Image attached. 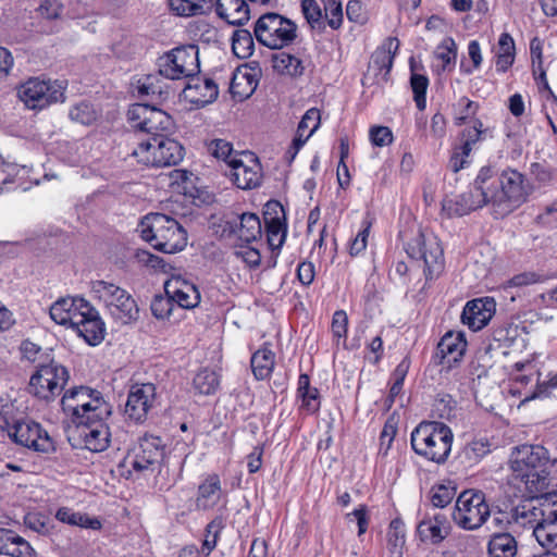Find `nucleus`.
<instances>
[{
    "mask_svg": "<svg viewBox=\"0 0 557 557\" xmlns=\"http://www.w3.org/2000/svg\"><path fill=\"white\" fill-rule=\"evenodd\" d=\"M455 406L456 401L449 394H437L433 404V411L442 419H449Z\"/></svg>",
    "mask_w": 557,
    "mask_h": 557,
    "instance_id": "obj_59",
    "label": "nucleus"
},
{
    "mask_svg": "<svg viewBox=\"0 0 557 557\" xmlns=\"http://www.w3.org/2000/svg\"><path fill=\"white\" fill-rule=\"evenodd\" d=\"M399 40L396 37H387L383 44L375 49L371 55L368 74L362 79L366 85L373 75L376 84H385L389 81L394 59L399 50Z\"/></svg>",
    "mask_w": 557,
    "mask_h": 557,
    "instance_id": "obj_21",
    "label": "nucleus"
},
{
    "mask_svg": "<svg viewBox=\"0 0 557 557\" xmlns=\"http://www.w3.org/2000/svg\"><path fill=\"white\" fill-rule=\"evenodd\" d=\"M462 146L456 144L453 148L451 156L449 158V168L453 172L457 173L460 170L468 168L471 163L470 154L471 151H463Z\"/></svg>",
    "mask_w": 557,
    "mask_h": 557,
    "instance_id": "obj_58",
    "label": "nucleus"
},
{
    "mask_svg": "<svg viewBox=\"0 0 557 557\" xmlns=\"http://www.w3.org/2000/svg\"><path fill=\"white\" fill-rule=\"evenodd\" d=\"M434 58L437 61L432 65V71L436 75L454 71L457 61V44L451 37H445L434 51Z\"/></svg>",
    "mask_w": 557,
    "mask_h": 557,
    "instance_id": "obj_34",
    "label": "nucleus"
},
{
    "mask_svg": "<svg viewBox=\"0 0 557 557\" xmlns=\"http://www.w3.org/2000/svg\"><path fill=\"white\" fill-rule=\"evenodd\" d=\"M493 137V129L484 127L483 122L480 119H474L470 126L465 127L460 132L458 144L462 146V149H465L463 151L472 152L476 144Z\"/></svg>",
    "mask_w": 557,
    "mask_h": 557,
    "instance_id": "obj_35",
    "label": "nucleus"
},
{
    "mask_svg": "<svg viewBox=\"0 0 557 557\" xmlns=\"http://www.w3.org/2000/svg\"><path fill=\"white\" fill-rule=\"evenodd\" d=\"M332 334L339 342L346 338L348 330V317L344 310H336L332 318Z\"/></svg>",
    "mask_w": 557,
    "mask_h": 557,
    "instance_id": "obj_63",
    "label": "nucleus"
},
{
    "mask_svg": "<svg viewBox=\"0 0 557 557\" xmlns=\"http://www.w3.org/2000/svg\"><path fill=\"white\" fill-rule=\"evenodd\" d=\"M253 38L249 30L237 29L233 34L232 50L240 59L249 58L253 52Z\"/></svg>",
    "mask_w": 557,
    "mask_h": 557,
    "instance_id": "obj_48",
    "label": "nucleus"
},
{
    "mask_svg": "<svg viewBox=\"0 0 557 557\" xmlns=\"http://www.w3.org/2000/svg\"><path fill=\"white\" fill-rule=\"evenodd\" d=\"M171 10L178 16L208 14L213 10V0H169Z\"/></svg>",
    "mask_w": 557,
    "mask_h": 557,
    "instance_id": "obj_40",
    "label": "nucleus"
},
{
    "mask_svg": "<svg viewBox=\"0 0 557 557\" xmlns=\"http://www.w3.org/2000/svg\"><path fill=\"white\" fill-rule=\"evenodd\" d=\"M132 127L148 137L164 134L174 128V121L165 111L148 103L132 104L127 111Z\"/></svg>",
    "mask_w": 557,
    "mask_h": 557,
    "instance_id": "obj_15",
    "label": "nucleus"
},
{
    "mask_svg": "<svg viewBox=\"0 0 557 557\" xmlns=\"http://www.w3.org/2000/svg\"><path fill=\"white\" fill-rule=\"evenodd\" d=\"M0 554L10 557H34L35 550L13 530L0 528Z\"/></svg>",
    "mask_w": 557,
    "mask_h": 557,
    "instance_id": "obj_32",
    "label": "nucleus"
},
{
    "mask_svg": "<svg viewBox=\"0 0 557 557\" xmlns=\"http://www.w3.org/2000/svg\"><path fill=\"white\" fill-rule=\"evenodd\" d=\"M454 434L443 422L423 421L411 432L413 451L429 461L444 463L451 450Z\"/></svg>",
    "mask_w": 557,
    "mask_h": 557,
    "instance_id": "obj_4",
    "label": "nucleus"
},
{
    "mask_svg": "<svg viewBox=\"0 0 557 557\" xmlns=\"http://www.w3.org/2000/svg\"><path fill=\"white\" fill-rule=\"evenodd\" d=\"M484 184L479 183V174L469 189L453 199L443 202V210L448 216H463L472 211L491 206Z\"/></svg>",
    "mask_w": 557,
    "mask_h": 557,
    "instance_id": "obj_20",
    "label": "nucleus"
},
{
    "mask_svg": "<svg viewBox=\"0 0 557 557\" xmlns=\"http://www.w3.org/2000/svg\"><path fill=\"white\" fill-rule=\"evenodd\" d=\"M479 109V102L473 101L466 96L460 97L458 101L453 106L454 124L461 126L466 124L467 121L474 120L473 117L478 113Z\"/></svg>",
    "mask_w": 557,
    "mask_h": 557,
    "instance_id": "obj_45",
    "label": "nucleus"
},
{
    "mask_svg": "<svg viewBox=\"0 0 557 557\" xmlns=\"http://www.w3.org/2000/svg\"><path fill=\"white\" fill-rule=\"evenodd\" d=\"M417 532L422 542H430L432 544H440L449 535L429 519H423L418 524Z\"/></svg>",
    "mask_w": 557,
    "mask_h": 557,
    "instance_id": "obj_51",
    "label": "nucleus"
},
{
    "mask_svg": "<svg viewBox=\"0 0 557 557\" xmlns=\"http://www.w3.org/2000/svg\"><path fill=\"white\" fill-rule=\"evenodd\" d=\"M159 74L168 79L189 78L199 74V50L195 45L182 46L159 57Z\"/></svg>",
    "mask_w": 557,
    "mask_h": 557,
    "instance_id": "obj_11",
    "label": "nucleus"
},
{
    "mask_svg": "<svg viewBox=\"0 0 557 557\" xmlns=\"http://www.w3.org/2000/svg\"><path fill=\"white\" fill-rule=\"evenodd\" d=\"M213 10L232 25H243L249 20L248 4L244 0H213Z\"/></svg>",
    "mask_w": 557,
    "mask_h": 557,
    "instance_id": "obj_33",
    "label": "nucleus"
},
{
    "mask_svg": "<svg viewBox=\"0 0 557 557\" xmlns=\"http://www.w3.org/2000/svg\"><path fill=\"white\" fill-rule=\"evenodd\" d=\"M493 298H476L468 301L461 313V321L472 331L483 329L495 313Z\"/></svg>",
    "mask_w": 557,
    "mask_h": 557,
    "instance_id": "obj_26",
    "label": "nucleus"
},
{
    "mask_svg": "<svg viewBox=\"0 0 557 557\" xmlns=\"http://www.w3.org/2000/svg\"><path fill=\"white\" fill-rule=\"evenodd\" d=\"M55 518L63 522L67 523L70 525H76L84 529H90V530H99L101 529V522L97 518H90L86 513H82L78 511H74L71 508L62 507L59 508Z\"/></svg>",
    "mask_w": 557,
    "mask_h": 557,
    "instance_id": "obj_41",
    "label": "nucleus"
},
{
    "mask_svg": "<svg viewBox=\"0 0 557 557\" xmlns=\"http://www.w3.org/2000/svg\"><path fill=\"white\" fill-rule=\"evenodd\" d=\"M228 176L240 189H252L259 186L261 174L257 163L249 166L240 158H233L228 161Z\"/></svg>",
    "mask_w": 557,
    "mask_h": 557,
    "instance_id": "obj_30",
    "label": "nucleus"
},
{
    "mask_svg": "<svg viewBox=\"0 0 557 557\" xmlns=\"http://www.w3.org/2000/svg\"><path fill=\"white\" fill-rule=\"evenodd\" d=\"M193 384L199 394L212 395L216 392L220 385V380L216 372L209 369H202L195 375Z\"/></svg>",
    "mask_w": 557,
    "mask_h": 557,
    "instance_id": "obj_47",
    "label": "nucleus"
},
{
    "mask_svg": "<svg viewBox=\"0 0 557 557\" xmlns=\"http://www.w3.org/2000/svg\"><path fill=\"white\" fill-rule=\"evenodd\" d=\"M165 294L183 309H193L200 302L197 286L181 276H173L164 283Z\"/></svg>",
    "mask_w": 557,
    "mask_h": 557,
    "instance_id": "obj_27",
    "label": "nucleus"
},
{
    "mask_svg": "<svg viewBox=\"0 0 557 557\" xmlns=\"http://www.w3.org/2000/svg\"><path fill=\"white\" fill-rule=\"evenodd\" d=\"M157 405V387L152 383H135L129 387L124 417L135 424L144 423L149 411Z\"/></svg>",
    "mask_w": 557,
    "mask_h": 557,
    "instance_id": "obj_18",
    "label": "nucleus"
},
{
    "mask_svg": "<svg viewBox=\"0 0 557 557\" xmlns=\"http://www.w3.org/2000/svg\"><path fill=\"white\" fill-rule=\"evenodd\" d=\"M84 315L85 317L79 320L75 331L88 345L97 346L104 339L106 324L99 311L92 306L88 308Z\"/></svg>",
    "mask_w": 557,
    "mask_h": 557,
    "instance_id": "obj_29",
    "label": "nucleus"
},
{
    "mask_svg": "<svg viewBox=\"0 0 557 557\" xmlns=\"http://www.w3.org/2000/svg\"><path fill=\"white\" fill-rule=\"evenodd\" d=\"M138 232L152 248L164 253L182 251L187 245L186 230L174 218L163 213L151 212L145 215Z\"/></svg>",
    "mask_w": 557,
    "mask_h": 557,
    "instance_id": "obj_3",
    "label": "nucleus"
},
{
    "mask_svg": "<svg viewBox=\"0 0 557 557\" xmlns=\"http://www.w3.org/2000/svg\"><path fill=\"white\" fill-rule=\"evenodd\" d=\"M272 66L278 74L292 77L301 76L305 72L302 61L296 54L285 51L272 55Z\"/></svg>",
    "mask_w": 557,
    "mask_h": 557,
    "instance_id": "obj_39",
    "label": "nucleus"
},
{
    "mask_svg": "<svg viewBox=\"0 0 557 557\" xmlns=\"http://www.w3.org/2000/svg\"><path fill=\"white\" fill-rule=\"evenodd\" d=\"M165 445L160 436L145 435L127 455L124 462L137 473L153 472L164 459Z\"/></svg>",
    "mask_w": 557,
    "mask_h": 557,
    "instance_id": "obj_17",
    "label": "nucleus"
},
{
    "mask_svg": "<svg viewBox=\"0 0 557 557\" xmlns=\"http://www.w3.org/2000/svg\"><path fill=\"white\" fill-rule=\"evenodd\" d=\"M320 110L317 108H310L302 115L296 133L305 134V136H308L310 138L320 127Z\"/></svg>",
    "mask_w": 557,
    "mask_h": 557,
    "instance_id": "obj_54",
    "label": "nucleus"
},
{
    "mask_svg": "<svg viewBox=\"0 0 557 557\" xmlns=\"http://www.w3.org/2000/svg\"><path fill=\"white\" fill-rule=\"evenodd\" d=\"M516 58V45L509 33H502L495 53V67L497 73H506L513 64Z\"/></svg>",
    "mask_w": 557,
    "mask_h": 557,
    "instance_id": "obj_36",
    "label": "nucleus"
},
{
    "mask_svg": "<svg viewBox=\"0 0 557 557\" xmlns=\"http://www.w3.org/2000/svg\"><path fill=\"white\" fill-rule=\"evenodd\" d=\"M518 544L516 539L508 532L494 533L487 544L490 557H515Z\"/></svg>",
    "mask_w": 557,
    "mask_h": 557,
    "instance_id": "obj_37",
    "label": "nucleus"
},
{
    "mask_svg": "<svg viewBox=\"0 0 557 557\" xmlns=\"http://www.w3.org/2000/svg\"><path fill=\"white\" fill-rule=\"evenodd\" d=\"M110 417L91 418L89 421L75 423L84 446L90 451L100 453L110 445L111 433L107 420Z\"/></svg>",
    "mask_w": 557,
    "mask_h": 557,
    "instance_id": "obj_24",
    "label": "nucleus"
},
{
    "mask_svg": "<svg viewBox=\"0 0 557 557\" xmlns=\"http://www.w3.org/2000/svg\"><path fill=\"white\" fill-rule=\"evenodd\" d=\"M406 543L405 523L396 518L389 523L387 531V548L395 557H403Z\"/></svg>",
    "mask_w": 557,
    "mask_h": 557,
    "instance_id": "obj_42",
    "label": "nucleus"
},
{
    "mask_svg": "<svg viewBox=\"0 0 557 557\" xmlns=\"http://www.w3.org/2000/svg\"><path fill=\"white\" fill-rule=\"evenodd\" d=\"M325 18L331 28L338 29L343 23L342 3L336 0H330L325 5Z\"/></svg>",
    "mask_w": 557,
    "mask_h": 557,
    "instance_id": "obj_62",
    "label": "nucleus"
},
{
    "mask_svg": "<svg viewBox=\"0 0 557 557\" xmlns=\"http://www.w3.org/2000/svg\"><path fill=\"white\" fill-rule=\"evenodd\" d=\"M253 34L264 47L282 50L297 39L298 26L290 18L275 12H268L257 20Z\"/></svg>",
    "mask_w": 557,
    "mask_h": 557,
    "instance_id": "obj_7",
    "label": "nucleus"
},
{
    "mask_svg": "<svg viewBox=\"0 0 557 557\" xmlns=\"http://www.w3.org/2000/svg\"><path fill=\"white\" fill-rule=\"evenodd\" d=\"M64 83L29 78L18 89V97L28 109L41 110L51 103L63 101Z\"/></svg>",
    "mask_w": 557,
    "mask_h": 557,
    "instance_id": "obj_16",
    "label": "nucleus"
},
{
    "mask_svg": "<svg viewBox=\"0 0 557 557\" xmlns=\"http://www.w3.org/2000/svg\"><path fill=\"white\" fill-rule=\"evenodd\" d=\"M410 86L417 108L420 111L425 110L429 78L425 75L412 73L410 76Z\"/></svg>",
    "mask_w": 557,
    "mask_h": 557,
    "instance_id": "obj_52",
    "label": "nucleus"
},
{
    "mask_svg": "<svg viewBox=\"0 0 557 557\" xmlns=\"http://www.w3.org/2000/svg\"><path fill=\"white\" fill-rule=\"evenodd\" d=\"M221 237L238 239L250 244L261 237L262 226L259 216L255 213L225 215L219 224Z\"/></svg>",
    "mask_w": 557,
    "mask_h": 557,
    "instance_id": "obj_19",
    "label": "nucleus"
},
{
    "mask_svg": "<svg viewBox=\"0 0 557 557\" xmlns=\"http://www.w3.org/2000/svg\"><path fill=\"white\" fill-rule=\"evenodd\" d=\"M221 492V480L215 473L209 474L205 481L198 486L197 507L210 508L215 504V500L210 499Z\"/></svg>",
    "mask_w": 557,
    "mask_h": 557,
    "instance_id": "obj_43",
    "label": "nucleus"
},
{
    "mask_svg": "<svg viewBox=\"0 0 557 557\" xmlns=\"http://www.w3.org/2000/svg\"><path fill=\"white\" fill-rule=\"evenodd\" d=\"M174 307L172 298H170L166 294L165 296L157 295L151 301V312L157 319H165L168 318L172 309Z\"/></svg>",
    "mask_w": 557,
    "mask_h": 557,
    "instance_id": "obj_60",
    "label": "nucleus"
},
{
    "mask_svg": "<svg viewBox=\"0 0 557 557\" xmlns=\"http://www.w3.org/2000/svg\"><path fill=\"white\" fill-rule=\"evenodd\" d=\"M94 298L101 301L110 315L121 324H128L138 318V307L128 292L107 281L91 282Z\"/></svg>",
    "mask_w": 557,
    "mask_h": 557,
    "instance_id": "obj_8",
    "label": "nucleus"
},
{
    "mask_svg": "<svg viewBox=\"0 0 557 557\" xmlns=\"http://www.w3.org/2000/svg\"><path fill=\"white\" fill-rule=\"evenodd\" d=\"M69 114L72 121L83 125H90L97 119V112L92 104L86 101L75 104Z\"/></svg>",
    "mask_w": 557,
    "mask_h": 557,
    "instance_id": "obj_55",
    "label": "nucleus"
},
{
    "mask_svg": "<svg viewBox=\"0 0 557 557\" xmlns=\"http://www.w3.org/2000/svg\"><path fill=\"white\" fill-rule=\"evenodd\" d=\"M408 257L423 262V272L426 280L437 277L444 269V252L436 236L418 233L405 244Z\"/></svg>",
    "mask_w": 557,
    "mask_h": 557,
    "instance_id": "obj_12",
    "label": "nucleus"
},
{
    "mask_svg": "<svg viewBox=\"0 0 557 557\" xmlns=\"http://www.w3.org/2000/svg\"><path fill=\"white\" fill-rule=\"evenodd\" d=\"M284 210L280 202L269 201L265 205L264 225L269 247L280 250L286 238V225L283 222Z\"/></svg>",
    "mask_w": 557,
    "mask_h": 557,
    "instance_id": "obj_25",
    "label": "nucleus"
},
{
    "mask_svg": "<svg viewBox=\"0 0 557 557\" xmlns=\"http://www.w3.org/2000/svg\"><path fill=\"white\" fill-rule=\"evenodd\" d=\"M224 520L222 517H215L211 520L205 530V540L201 546V553L208 557L216 547L222 530L224 529Z\"/></svg>",
    "mask_w": 557,
    "mask_h": 557,
    "instance_id": "obj_46",
    "label": "nucleus"
},
{
    "mask_svg": "<svg viewBox=\"0 0 557 557\" xmlns=\"http://www.w3.org/2000/svg\"><path fill=\"white\" fill-rule=\"evenodd\" d=\"M275 364V355L274 352L263 346L258 349L250 359V366L253 373V376L258 381L265 380L270 377Z\"/></svg>",
    "mask_w": 557,
    "mask_h": 557,
    "instance_id": "obj_38",
    "label": "nucleus"
},
{
    "mask_svg": "<svg viewBox=\"0 0 557 557\" xmlns=\"http://www.w3.org/2000/svg\"><path fill=\"white\" fill-rule=\"evenodd\" d=\"M61 406L65 413L71 414L74 423L112 414V406L102 394L87 386H76L66 391L61 399Z\"/></svg>",
    "mask_w": 557,
    "mask_h": 557,
    "instance_id": "obj_5",
    "label": "nucleus"
},
{
    "mask_svg": "<svg viewBox=\"0 0 557 557\" xmlns=\"http://www.w3.org/2000/svg\"><path fill=\"white\" fill-rule=\"evenodd\" d=\"M467 341L462 332L448 331L437 344L432 359L447 370L459 363L466 352Z\"/></svg>",
    "mask_w": 557,
    "mask_h": 557,
    "instance_id": "obj_23",
    "label": "nucleus"
},
{
    "mask_svg": "<svg viewBox=\"0 0 557 557\" xmlns=\"http://www.w3.org/2000/svg\"><path fill=\"white\" fill-rule=\"evenodd\" d=\"M370 141L373 146L385 147L393 143L394 136L387 126H372L369 131Z\"/></svg>",
    "mask_w": 557,
    "mask_h": 557,
    "instance_id": "obj_61",
    "label": "nucleus"
},
{
    "mask_svg": "<svg viewBox=\"0 0 557 557\" xmlns=\"http://www.w3.org/2000/svg\"><path fill=\"white\" fill-rule=\"evenodd\" d=\"M90 306L91 304L83 297H64L51 305L49 313L57 324L75 330Z\"/></svg>",
    "mask_w": 557,
    "mask_h": 557,
    "instance_id": "obj_22",
    "label": "nucleus"
},
{
    "mask_svg": "<svg viewBox=\"0 0 557 557\" xmlns=\"http://www.w3.org/2000/svg\"><path fill=\"white\" fill-rule=\"evenodd\" d=\"M301 13L311 29L319 32L325 29L322 11L315 0H301Z\"/></svg>",
    "mask_w": 557,
    "mask_h": 557,
    "instance_id": "obj_49",
    "label": "nucleus"
},
{
    "mask_svg": "<svg viewBox=\"0 0 557 557\" xmlns=\"http://www.w3.org/2000/svg\"><path fill=\"white\" fill-rule=\"evenodd\" d=\"M301 399V408L308 413H315L320 409V394L317 387H312L307 393L298 396Z\"/></svg>",
    "mask_w": 557,
    "mask_h": 557,
    "instance_id": "obj_64",
    "label": "nucleus"
},
{
    "mask_svg": "<svg viewBox=\"0 0 557 557\" xmlns=\"http://www.w3.org/2000/svg\"><path fill=\"white\" fill-rule=\"evenodd\" d=\"M9 437L17 445L37 454H52L55 443L46 429L38 422L24 419L8 426Z\"/></svg>",
    "mask_w": 557,
    "mask_h": 557,
    "instance_id": "obj_13",
    "label": "nucleus"
},
{
    "mask_svg": "<svg viewBox=\"0 0 557 557\" xmlns=\"http://www.w3.org/2000/svg\"><path fill=\"white\" fill-rule=\"evenodd\" d=\"M548 451L542 445L524 444L515 447L510 457L511 474L508 484L517 491L523 487L529 495L541 493L548 485Z\"/></svg>",
    "mask_w": 557,
    "mask_h": 557,
    "instance_id": "obj_2",
    "label": "nucleus"
},
{
    "mask_svg": "<svg viewBox=\"0 0 557 557\" xmlns=\"http://www.w3.org/2000/svg\"><path fill=\"white\" fill-rule=\"evenodd\" d=\"M479 183L484 184L492 213L496 219L508 215L529 197L524 175L513 169L498 174L494 166L484 165L479 170Z\"/></svg>",
    "mask_w": 557,
    "mask_h": 557,
    "instance_id": "obj_1",
    "label": "nucleus"
},
{
    "mask_svg": "<svg viewBox=\"0 0 557 557\" xmlns=\"http://www.w3.org/2000/svg\"><path fill=\"white\" fill-rule=\"evenodd\" d=\"M456 495V487L448 484H438L431 488L430 499L434 507L444 508L451 503Z\"/></svg>",
    "mask_w": 557,
    "mask_h": 557,
    "instance_id": "obj_53",
    "label": "nucleus"
},
{
    "mask_svg": "<svg viewBox=\"0 0 557 557\" xmlns=\"http://www.w3.org/2000/svg\"><path fill=\"white\" fill-rule=\"evenodd\" d=\"M208 151L216 159H221L228 164V161L233 158V146L225 139H213L208 144Z\"/></svg>",
    "mask_w": 557,
    "mask_h": 557,
    "instance_id": "obj_56",
    "label": "nucleus"
},
{
    "mask_svg": "<svg viewBox=\"0 0 557 557\" xmlns=\"http://www.w3.org/2000/svg\"><path fill=\"white\" fill-rule=\"evenodd\" d=\"M553 515L542 517L534 525L533 535L544 549L557 548V500L549 505Z\"/></svg>",
    "mask_w": 557,
    "mask_h": 557,
    "instance_id": "obj_31",
    "label": "nucleus"
},
{
    "mask_svg": "<svg viewBox=\"0 0 557 557\" xmlns=\"http://www.w3.org/2000/svg\"><path fill=\"white\" fill-rule=\"evenodd\" d=\"M518 492L524 499L511 508L506 517L508 523H516L520 527H529L534 530V525L537 524L542 517L553 515L549 510V505L553 500H557V493L539 497V493L529 495L523 488Z\"/></svg>",
    "mask_w": 557,
    "mask_h": 557,
    "instance_id": "obj_14",
    "label": "nucleus"
},
{
    "mask_svg": "<svg viewBox=\"0 0 557 557\" xmlns=\"http://www.w3.org/2000/svg\"><path fill=\"white\" fill-rule=\"evenodd\" d=\"M69 380L67 368L51 359L36 367L29 379L28 392L38 399L51 401L62 393Z\"/></svg>",
    "mask_w": 557,
    "mask_h": 557,
    "instance_id": "obj_9",
    "label": "nucleus"
},
{
    "mask_svg": "<svg viewBox=\"0 0 557 557\" xmlns=\"http://www.w3.org/2000/svg\"><path fill=\"white\" fill-rule=\"evenodd\" d=\"M256 87L257 81L252 74L238 71L232 78L230 91L234 98L244 100L253 92Z\"/></svg>",
    "mask_w": 557,
    "mask_h": 557,
    "instance_id": "obj_44",
    "label": "nucleus"
},
{
    "mask_svg": "<svg viewBox=\"0 0 557 557\" xmlns=\"http://www.w3.org/2000/svg\"><path fill=\"white\" fill-rule=\"evenodd\" d=\"M184 98L197 107L213 102L219 95V88L211 78L199 77L198 74L188 78L183 90Z\"/></svg>",
    "mask_w": 557,
    "mask_h": 557,
    "instance_id": "obj_28",
    "label": "nucleus"
},
{
    "mask_svg": "<svg viewBox=\"0 0 557 557\" xmlns=\"http://www.w3.org/2000/svg\"><path fill=\"white\" fill-rule=\"evenodd\" d=\"M490 516L491 509L485 494L476 490H466L457 497L451 519L459 528L474 531L480 529Z\"/></svg>",
    "mask_w": 557,
    "mask_h": 557,
    "instance_id": "obj_10",
    "label": "nucleus"
},
{
    "mask_svg": "<svg viewBox=\"0 0 557 557\" xmlns=\"http://www.w3.org/2000/svg\"><path fill=\"white\" fill-rule=\"evenodd\" d=\"M468 54L472 61V66H466L462 62L460 64V72L470 75L475 70H479L483 62L481 46L478 40H470L468 44Z\"/></svg>",
    "mask_w": 557,
    "mask_h": 557,
    "instance_id": "obj_57",
    "label": "nucleus"
},
{
    "mask_svg": "<svg viewBox=\"0 0 557 557\" xmlns=\"http://www.w3.org/2000/svg\"><path fill=\"white\" fill-rule=\"evenodd\" d=\"M132 154L147 166H171L183 160L184 147L164 134H154L143 139Z\"/></svg>",
    "mask_w": 557,
    "mask_h": 557,
    "instance_id": "obj_6",
    "label": "nucleus"
},
{
    "mask_svg": "<svg viewBox=\"0 0 557 557\" xmlns=\"http://www.w3.org/2000/svg\"><path fill=\"white\" fill-rule=\"evenodd\" d=\"M491 451L490 443L484 440H475L467 444L461 453V458L467 466L476 465L484 456Z\"/></svg>",
    "mask_w": 557,
    "mask_h": 557,
    "instance_id": "obj_50",
    "label": "nucleus"
}]
</instances>
